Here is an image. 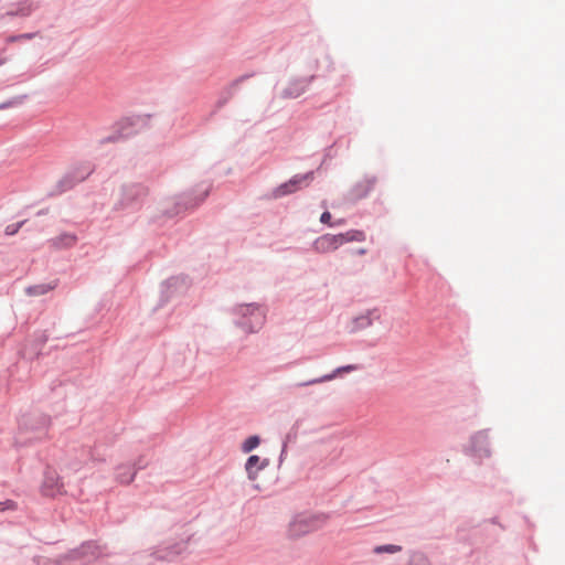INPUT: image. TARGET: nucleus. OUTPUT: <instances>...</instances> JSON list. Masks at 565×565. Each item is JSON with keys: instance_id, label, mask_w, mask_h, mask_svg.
I'll use <instances>...</instances> for the list:
<instances>
[{"instance_id": "1", "label": "nucleus", "mask_w": 565, "mask_h": 565, "mask_svg": "<svg viewBox=\"0 0 565 565\" xmlns=\"http://www.w3.org/2000/svg\"><path fill=\"white\" fill-rule=\"evenodd\" d=\"M230 313L233 316L234 326L247 334L258 332L266 320L257 302L235 305L230 309Z\"/></svg>"}, {"instance_id": "2", "label": "nucleus", "mask_w": 565, "mask_h": 565, "mask_svg": "<svg viewBox=\"0 0 565 565\" xmlns=\"http://www.w3.org/2000/svg\"><path fill=\"white\" fill-rule=\"evenodd\" d=\"M148 194L149 190L143 183L135 182L122 184L114 210L125 213H135L142 207Z\"/></svg>"}, {"instance_id": "3", "label": "nucleus", "mask_w": 565, "mask_h": 565, "mask_svg": "<svg viewBox=\"0 0 565 565\" xmlns=\"http://www.w3.org/2000/svg\"><path fill=\"white\" fill-rule=\"evenodd\" d=\"M150 118V114L131 115L121 118L118 122H116L115 131L111 135L103 138L100 143L104 145L109 142H117L119 140H124L137 135L149 126Z\"/></svg>"}, {"instance_id": "4", "label": "nucleus", "mask_w": 565, "mask_h": 565, "mask_svg": "<svg viewBox=\"0 0 565 565\" xmlns=\"http://www.w3.org/2000/svg\"><path fill=\"white\" fill-rule=\"evenodd\" d=\"M95 171V164L90 161L74 163L56 182L54 190L49 192V196L61 195L72 190L78 183L85 181Z\"/></svg>"}, {"instance_id": "5", "label": "nucleus", "mask_w": 565, "mask_h": 565, "mask_svg": "<svg viewBox=\"0 0 565 565\" xmlns=\"http://www.w3.org/2000/svg\"><path fill=\"white\" fill-rule=\"evenodd\" d=\"M329 518V514L326 513L297 514L289 523L288 535L291 539L305 536L321 529Z\"/></svg>"}, {"instance_id": "6", "label": "nucleus", "mask_w": 565, "mask_h": 565, "mask_svg": "<svg viewBox=\"0 0 565 565\" xmlns=\"http://www.w3.org/2000/svg\"><path fill=\"white\" fill-rule=\"evenodd\" d=\"M210 190L211 186L209 185L204 189H193L179 195L173 207L166 211V215L168 217H174L185 213L186 211L194 210L205 201L210 194Z\"/></svg>"}, {"instance_id": "7", "label": "nucleus", "mask_w": 565, "mask_h": 565, "mask_svg": "<svg viewBox=\"0 0 565 565\" xmlns=\"http://www.w3.org/2000/svg\"><path fill=\"white\" fill-rule=\"evenodd\" d=\"M315 179V171L298 173L273 190L271 196L279 199L307 188Z\"/></svg>"}, {"instance_id": "8", "label": "nucleus", "mask_w": 565, "mask_h": 565, "mask_svg": "<svg viewBox=\"0 0 565 565\" xmlns=\"http://www.w3.org/2000/svg\"><path fill=\"white\" fill-rule=\"evenodd\" d=\"M490 429H481L470 436L469 444L463 448L466 455L472 456L478 459H486L491 456Z\"/></svg>"}, {"instance_id": "9", "label": "nucleus", "mask_w": 565, "mask_h": 565, "mask_svg": "<svg viewBox=\"0 0 565 565\" xmlns=\"http://www.w3.org/2000/svg\"><path fill=\"white\" fill-rule=\"evenodd\" d=\"M190 286V279L185 275L172 276L161 282L159 306L162 307L175 295L183 292Z\"/></svg>"}, {"instance_id": "10", "label": "nucleus", "mask_w": 565, "mask_h": 565, "mask_svg": "<svg viewBox=\"0 0 565 565\" xmlns=\"http://www.w3.org/2000/svg\"><path fill=\"white\" fill-rule=\"evenodd\" d=\"M316 75L305 77H292L288 81L287 86L280 92L282 99H295L307 92L310 84L316 79Z\"/></svg>"}, {"instance_id": "11", "label": "nucleus", "mask_w": 565, "mask_h": 565, "mask_svg": "<svg viewBox=\"0 0 565 565\" xmlns=\"http://www.w3.org/2000/svg\"><path fill=\"white\" fill-rule=\"evenodd\" d=\"M255 74V72L243 74L234 81H232L225 88H223L222 92L220 93V97L215 104L214 110L210 114L206 120L213 117L221 108H223L232 99V97L236 94L242 83L254 77Z\"/></svg>"}, {"instance_id": "12", "label": "nucleus", "mask_w": 565, "mask_h": 565, "mask_svg": "<svg viewBox=\"0 0 565 565\" xmlns=\"http://www.w3.org/2000/svg\"><path fill=\"white\" fill-rule=\"evenodd\" d=\"M188 542L181 540L172 544L159 545L151 552V556L158 561L173 562L179 555L185 552Z\"/></svg>"}, {"instance_id": "13", "label": "nucleus", "mask_w": 565, "mask_h": 565, "mask_svg": "<svg viewBox=\"0 0 565 565\" xmlns=\"http://www.w3.org/2000/svg\"><path fill=\"white\" fill-rule=\"evenodd\" d=\"M50 417L42 413H30L21 417L19 422L20 429L44 433L50 425Z\"/></svg>"}, {"instance_id": "14", "label": "nucleus", "mask_w": 565, "mask_h": 565, "mask_svg": "<svg viewBox=\"0 0 565 565\" xmlns=\"http://www.w3.org/2000/svg\"><path fill=\"white\" fill-rule=\"evenodd\" d=\"M381 319V311L377 308L367 309L365 312L352 319L351 333L364 330Z\"/></svg>"}, {"instance_id": "15", "label": "nucleus", "mask_w": 565, "mask_h": 565, "mask_svg": "<svg viewBox=\"0 0 565 565\" xmlns=\"http://www.w3.org/2000/svg\"><path fill=\"white\" fill-rule=\"evenodd\" d=\"M40 7L36 0H20L19 2L11 6V8L4 13L6 17H30Z\"/></svg>"}, {"instance_id": "16", "label": "nucleus", "mask_w": 565, "mask_h": 565, "mask_svg": "<svg viewBox=\"0 0 565 565\" xmlns=\"http://www.w3.org/2000/svg\"><path fill=\"white\" fill-rule=\"evenodd\" d=\"M377 179L375 175L365 177L364 180L356 182L350 190V199L353 201H360L365 199L373 190Z\"/></svg>"}, {"instance_id": "17", "label": "nucleus", "mask_w": 565, "mask_h": 565, "mask_svg": "<svg viewBox=\"0 0 565 565\" xmlns=\"http://www.w3.org/2000/svg\"><path fill=\"white\" fill-rule=\"evenodd\" d=\"M269 462L268 458L260 459L257 455H250L245 462L247 478L252 481L256 480L258 472L266 469Z\"/></svg>"}, {"instance_id": "18", "label": "nucleus", "mask_w": 565, "mask_h": 565, "mask_svg": "<svg viewBox=\"0 0 565 565\" xmlns=\"http://www.w3.org/2000/svg\"><path fill=\"white\" fill-rule=\"evenodd\" d=\"M355 370H358V365H355V364H348V365L339 366L329 374H326V375H322L320 377H316V379H312L309 381L297 383L295 386L305 387V386H309V385L323 383V382L331 381V380L335 379L339 374H341L343 372L348 373V372H352Z\"/></svg>"}, {"instance_id": "19", "label": "nucleus", "mask_w": 565, "mask_h": 565, "mask_svg": "<svg viewBox=\"0 0 565 565\" xmlns=\"http://www.w3.org/2000/svg\"><path fill=\"white\" fill-rule=\"evenodd\" d=\"M63 484L60 483V479L57 476L51 472H46L44 476V480L41 487V491L45 497H55L61 493Z\"/></svg>"}, {"instance_id": "20", "label": "nucleus", "mask_w": 565, "mask_h": 565, "mask_svg": "<svg viewBox=\"0 0 565 565\" xmlns=\"http://www.w3.org/2000/svg\"><path fill=\"white\" fill-rule=\"evenodd\" d=\"M84 556H98L97 545L94 541H85L79 547L74 548L70 552L71 559H79Z\"/></svg>"}, {"instance_id": "21", "label": "nucleus", "mask_w": 565, "mask_h": 565, "mask_svg": "<svg viewBox=\"0 0 565 565\" xmlns=\"http://www.w3.org/2000/svg\"><path fill=\"white\" fill-rule=\"evenodd\" d=\"M136 477V470L131 465H119L116 468V480L121 484H129Z\"/></svg>"}, {"instance_id": "22", "label": "nucleus", "mask_w": 565, "mask_h": 565, "mask_svg": "<svg viewBox=\"0 0 565 565\" xmlns=\"http://www.w3.org/2000/svg\"><path fill=\"white\" fill-rule=\"evenodd\" d=\"M312 247L316 252L322 253V254L330 253V252L334 250L333 246L331 244V241L329 239V233L323 234V235L319 236L318 238H316L312 244Z\"/></svg>"}, {"instance_id": "23", "label": "nucleus", "mask_w": 565, "mask_h": 565, "mask_svg": "<svg viewBox=\"0 0 565 565\" xmlns=\"http://www.w3.org/2000/svg\"><path fill=\"white\" fill-rule=\"evenodd\" d=\"M260 444V437L258 435H252L249 436L248 438H246L242 446H241V450L244 452V454H249L252 452L255 448H257Z\"/></svg>"}, {"instance_id": "24", "label": "nucleus", "mask_w": 565, "mask_h": 565, "mask_svg": "<svg viewBox=\"0 0 565 565\" xmlns=\"http://www.w3.org/2000/svg\"><path fill=\"white\" fill-rule=\"evenodd\" d=\"M407 565H431L429 558L423 552H412Z\"/></svg>"}, {"instance_id": "25", "label": "nucleus", "mask_w": 565, "mask_h": 565, "mask_svg": "<svg viewBox=\"0 0 565 565\" xmlns=\"http://www.w3.org/2000/svg\"><path fill=\"white\" fill-rule=\"evenodd\" d=\"M341 234L343 235L344 244L350 242H364L366 238L365 233L360 230H350Z\"/></svg>"}, {"instance_id": "26", "label": "nucleus", "mask_w": 565, "mask_h": 565, "mask_svg": "<svg viewBox=\"0 0 565 565\" xmlns=\"http://www.w3.org/2000/svg\"><path fill=\"white\" fill-rule=\"evenodd\" d=\"M76 243V236L72 234H62L54 238V245L58 247H70Z\"/></svg>"}, {"instance_id": "27", "label": "nucleus", "mask_w": 565, "mask_h": 565, "mask_svg": "<svg viewBox=\"0 0 565 565\" xmlns=\"http://www.w3.org/2000/svg\"><path fill=\"white\" fill-rule=\"evenodd\" d=\"M51 289H52V286L46 285V284H40V285L29 286V287L25 289V292H26L29 296H41V295H45V294H46V292H49Z\"/></svg>"}, {"instance_id": "28", "label": "nucleus", "mask_w": 565, "mask_h": 565, "mask_svg": "<svg viewBox=\"0 0 565 565\" xmlns=\"http://www.w3.org/2000/svg\"><path fill=\"white\" fill-rule=\"evenodd\" d=\"M401 551H402V546L401 545H396V544L377 545L373 550V552L375 554H383V553L394 554V553H397V552H401Z\"/></svg>"}, {"instance_id": "29", "label": "nucleus", "mask_w": 565, "mask_h": 565, "mask_svg": "<svg viewBox=\"0 0 565 565\" xmlns=\"http://www.w3.org/2000/svg\"><path fill=\"white\" fill-rule=\"evenodd\" d=\"M300 422L297 420L292 427L289 429V431L286 434L285 439L282 443H286V446H288L289 443H295L298 437V429H299Z\"/></svg>"}, {"instance_id": "30", "label": "nucleus", "mask_w": 565, "mask_h": 565, "mask_svg": "<svg viewBox=\"0 0 565 565\" xmlns=\"http://www.w3.org/2000/svg\"><path fill=\"white\" fill-rule=\"evenodd\" d=\"M92 457V451L90 449H86V448H83L82 449V454H81V458L78 460V462H75V463H72V468L74 470H77L79 468V466L84 462H86L89 458Z\"/></svg>"}, {"instance_id": "31", "label": "nucleus", "mask_w": 565, "mask_h": 565, "mask_svg": "<svg viewBox=\"0 0 565 565\" xmlns=\"http://www.w3.org/2000/svg\"><path fill=\"white\" fill-rule=\"evenodd\" d=\"M329 239L331 241V244H332L334 250L344 244L343 235L341 233L340 234H329Z\"/></svg>"}, {"instance_id": "32", "label": "nucleus", "mask_w": 565, "mask_h": 565, "mask_svg": "<svg viewBox=\"0 0 565 565\" xmlns=\"http://www.w3.org/2000/svg\"><path fill=\"white\" fill-rule=\"evenodd\" d=\"M23 224H24V221L7 225V227L4 230L6 235L12 236V235L17 234Z\"/></svg>"}, {"instance_id": "33", "label": "nucleus", "mask_w": 565, "mask_h": 565, "mask_svg": "<svg viewBox=\"0 0 565 565\" xmlns=\"http://www.w3.org/2000/svg\"><path fill=\"white\" fill-rule=\"evenodd\" d=\"M23 98H24V96H20V97H15L13 99H10V100L1 103L0 104V110L1 109H7V108H9V107H11L13 105L22 103Z\"/></svg>"}, {"instance_id": "34", "label": "nucleus", "mask_w": 565, "mask_h": 565, "mask_svg": "<svg viewBox=\"0 0 565 565\" xmlns=\"http://www.w3.org/2000/svg\"><path fill=\"white\" fill-rule=\"evenodd\" d=\"M147 466H148V461H147L142 456H140V457H139V458L134 462V465H131L132 470H136V472H137L138 470L145 469Z\"/></svg>"}, {"instance_id": "35", "label": "nucleus", "mask_w": 565, "mask_h": 565, "mask_svg": "<svg viewBox=\"0 0 565 565\" xmlns=\"http://www.w3.org/2000/svg\"><path fill=\"white\" fill-rule=\"evenodd\" d=\"M17 508V503L12 500L0 501V512L7 510H14Z\"/></svg>"}, {"instance_id": "36", "label": "nucleus", "mask_w": 565, "mask_h": 565, "mask_svg": "<svg viewBox=\"0 0 565 565\" xmlns=\"http://www.w3.org/2000/svg\"><path fill=\"white\" fill-rule=\"evenodd\" d=\"M40 34V32H29V33H21L18 34L19 41H26L32 40L36 38Z\"/></svg>"}, {"instance_id": "37", "label": "nucleus", "mask_w": 565, "mask_h": 565, "mask_svg": "<svg viewBox=\"0 0 565 565\" xmlns=\"http://www.w3.org/2000/svg\"><path fill=\"white\" fill-rule=\"evenodd\" d=\"M331 218H332V215L329 211H324L321 216H320V222L322 224H328L330 226L331 223Z\"/></svg>"}, {"instance_id": "38", "label": "nucleus", "mask_w": 565, "mask_h": 565, "mask_svg": "<svg viewBox=\"0 0 565 565\" xmlns=\"http://www.w3.org/2000/svg\"><path fill=\"white\" fill-rule=\"evenodd\" d=\"M38 345L42 347L47 341V335L43 332L41 335L36 339Z\"/></svg>"}, {"instance_id": "39", "label": "nucleus", "mask_w": 565, "mask_h": 565, "mask_svg": "<svg viewBox=\"0 0 565 565\" xmlns=\"http://www.w3.org/2000/svg\"><path fill=\"white\" fill-rule=\"evenodd\" d=\"M287 454V446L286 443H282L281 451L279 455V462L281 463L284 460L285 455Z\"/></svg>"}, {"instance_id": "40", "label": "nucleus", "mask_w": 565, "mask_h": 565, "mask_svg": "<svg viewBox=\"0 0 565 565\" xmlns=\"http://www.w3.org/2000/svg\"><path fill=\"white\" fill-rule=\"evenodd\" d=\"M6 42H7V43H14V42H19L18 34L9 35V36L6 39Z\"/></svg>"}, {"instance_id": "41", "label": "nucleus", "mask_w": 565, "mask_h": 565, "mask_svg": "<svg viewBox=\"0 0 565 565\" xmlns=\"http://www.w3.org/2000/svg\"><path fill=\"white\" fill-rule=\"evenodd\" d=\"M352 253L355 254V255H360L361 256V255L366 254V249L365 248H358V249H354Z\"/></svg>"}, {"instance_id": "42", "label": "nucleus", "mask_w": 565, "mask_h": 565, "mask_svg": "<svg viewBox=\"0 0 565 565\" xmlns=\"http://www.w3.org/2000/svg\"><path fill=\"white\" fill-rule=\"evenodd\" d=\"M343 223H344V220H343V218H341V220H338L337 222H334V223L330 224V226H331V227H333V226H339V225H342Z\"/></svg>"}, {"instance_id": "43", "label": "nucleus", "mask_w": 565, "mask_h": 565, "mask_svg": "<svg viewBox=\"0 0 565 565\" xmlns=\"http://www.w3.org/2000/svg\"><path fill=\"white\" fill-rule=\"evenodd\" d=\"M46 212H47V210H41L38 212V215H44V214H46Z\"/></svg>"}, {"instance_id": "44", "label": "nucleus", "mask_w": 565, "mask_h": 565, "mask_svg": "<svg viewBox=\"0 0 565 565\" xmlns=\"http://www.w3.org/2000/svg\"><path fill=\"white\" fill-rule=\"evenodd\" d=\"M491 523H493V524H498V519H497V518H492V519H491Z\"/></svg>"}, {"instance_id": "45", "label": "nucleus", "mask_w": 565, "mask_h": 565, "mask_svg": "<svg viewBox=\"0 0 565 565\" xmlns=\"http://www.w3.org/2000/svg\"><path fill=\"white\" fill-rule=\"evenodd\" d=\"M7 62V58H0V65L4 64Z\"/></svg>"}]
</instances>
